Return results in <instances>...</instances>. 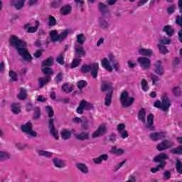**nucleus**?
<instances>
[{"instance_id": "obj_31", "label": "nucleus", "mask_w": 182, "mask_h": 182, "mask_svg": "<svg viewBox=\"0 0 182 182\" xmlns=\"http://www.w3.org/2000/svg\"><path fill=\"white\" fill-rule=\"evenodd\" d=\"M101 90L102 92H107L109 90L113 95V87H112V84L103 83L101 86Z\"/></svg>"}, {"instance_id": "obj_47", "label": "nucleus", "mask_w": 182, "mask_h": 182, "mask_svg": "<svg viewBox=\"0 0 182 182\" xmlns=\"http://www.w3.org/2000/svg\"><path fill=\"white\" fill-rule=\"evenodd\" d=\"M141 86L143 92H147L149 90V82L146 79H142L141 81Z\"/></svg>"}, {"instance_id": "obj_54", "label": "nucleus", "mask_w": 182, "mask_h": 182, "mask_svg": "<svg viewBox=\"0 0 182 182\" xmlns=\"http://www.w3.org/2000/svg\"><path fill=\"white\" fill-rule=\"evenodd\" d=\"M41 117V108L39 107H36L35 112H34V120H38Z\"/></svg>"}, {"instance_id": "obj_57", "label": "nucleus", "mask_w": 182, "mask_h": 182, "mask_svg": "<svg viewBox=\"0 0 182 182\" xmlns=\"http://www.w3.org/2000/svg\"><path fill=\"white\" fill-rule=\"evenodd\" d=\"M46 110L48 114V117H53V109L52 107L46 106Z\"/></svg>"}, {"instance_id": "obj_3", "label": "nucleus", "mask_w": 182, "mask_h": 182, "mask_svg": "<svg viewBox=\"0 0 182 182\" xmlns=\"http://www.w3.org/2000/svg\"><path fill=\"white\" fill-rule=\"evenodd\" d=\"M154 107L162 110V112H168V109L171 107V100L168 98V94L164 92L161 95V101L157 100L154 104Z\"/></svg>"}, {"instance_id": "obj_48", "label": "nucleus", "mask_w": 182, "mask_h": 182, "mask_svg": "<svg viewBox=\"0 0 182 182\" xmlns=\"http://www.w3.org/2000/svg\"><path fill=\"white\" fill-rule=\"evenodd\" d=\"M56 18L53 16H48V26H56Z\"/></svg>"}, {"instance_id": "obj_17", "label": "nucleus", "mask_w": 182, "mask_h": 182, "mask_svg": "<svg viewBox=\"0 0 182 182\" xmlns=\"http://www.w3.org/2000/svg\"><path fill=\"white\" fill-rule=\"evenodd\" d=\"M40 25L39 21H36V26L32 27L31 23H28L24 26V28L27 29L28 33H35V32H38Z\"/></svg>"}, {"instance_id": "obj_52", "label": "nucleus", "mask_w": 182, "mask_h": 182, "mask_svg": "<svg viewBox=\"0 0 182 182\" xmlns=\"http://www.w3.org/2000/svg\"><path fill=\"white\" fill-rule=\"evenodd\" d=\"M81 127L82 130H89V129H90V126L89 125V120L84 119L82 122Z\"/></svg>"}, {"instance_id": "obj_7", "label": "nucleus", "mask_w": 182, "mask_h": 182, "mask_svg": "<svg viewBox=\"0 0 182 182\" xmlns=\"http://www.w3.org/2000/svg\"><path fill=\"white\" fill-rule=\"evenodd\" d=\"M129 92L125 91L121 94L120 102L122 107H130L134 102V98H129Z\"/></svg>"}, {"instance_id": "obj_59", "label": "nucleus", "mask_w": 182, "mask_h": 182, "mask_svg": "<svg viewBox=\"0 0 182 182\" xmlns=\"http://www.w3.org/2000/svg\"><path fill=\"white\" fill-rule=\"evenodd\" d=\"M127 161L126 159L121 161L119 164H117L114 168V172L116 173V171H119L121 167H123V164H124Z\"/></svg>"}, {"instance_id": "obj_27", "label": "nucleus", "mask_w": 182, "mask_h": 182, "mask_svg": "<svg viewBox=\"0 0 182 182\" xmlns=\"http://www.w3.org/2000/svg\"><path fill=\"white\" fill-rule=\"evenodd\" d=\"M71 12H72V7L69 4L63 6L60 9V14L63 16H65V15H69Z\"/></svg>"}, {"instance_id": "obj_6", "label": "nucleus", "mask_w": 182, "mask_h": 182, "mask_svg": "<svg viewBox=\"0 0 182 182\" xmlns=\"http://www.w3.org/2000/svg\"><path fill=\"white\" fill-rule=\"evenodd\" d=\"M42 72L44 75H46V77H41L38 79L40 87H43L45 85L49 82V80H50V75H53V70L49 67H44L42 68Z\"/></svg>"}, {"instance_id": "obj_46", "label": "nucleus", "mask_w": 182, "mask_h": 182, "mask_svg": "<svg viewBox=\"0 0 182 182\" xmlns=\"http://www.w3.org/2000/svg\"><path fill=\"white\" fill-rule=\"evenodd\" d=\"M38 156H43V157H52L53 154L45 150H40L38 152Z\"/></svg>"}, {"instance_id": "obj_1", "label": "nucleus", "mask_w": 182, "mask_h": 182, "mask_svg": "<svg viewBox=\"0 0 182 182\" xmlns=\"http://www.w3.org/2000/svg\"><path fill=\"white\" fill-rule=\"evenodd\" d=\"M9 43L11 46L15 48L17 53H18L24 60H27V62L32 60V57L28 51V48H26V42L18 39L16 36H11L9 39Z\"/></svg>"}, {"instance_id": "obj_30", "label": "nucleus", "mask_w": 182, "mask_h": 182, "mask_svg": "<svg viewBox=\"0 0 182 182\" xmlns=\"http://www.w3.org/2000/svg\"><path fill=\"white\" fill-rule=\"evenodd\" d=\"M138 119H139L141 123H146V109H144V108L139 111Z\"/></svg>"}, {"instance_id": "obj_23", "label": "nucleus", "mask_w": 182, "mask_h": 182, "mask_svg": "<svg viewBox=\"0 0 182 182\" xmlns=\"http://www.w3.org/2000/svg\"><path fill=\"white\" fill-rule=\"evenodd\" d=\"M11 4L12 6H15L17 11L23 8L25 0H11Z\"/></svg>"}, {"instance_id": "obj_56", "label": "nucleus", "mask_w": 182, "mask_h": 182, "mask_svg": "<svg viewBox=\"0 0 182 182\" xmlns=\"http://www.w3.org/2000/svg\"><path fill=\"white\" fill-rule=\"evenodd\" d=\"M150 77H151V80H152V85H156V83H157V82H159V76H157L154 73H151Z\"/></svg>"}, {"instance_id": "obj_20", "label": "nucleus", "mask_w": 182, "mask_h": 182, "mask_svg": "<svg viewBox=\"0 0 182 182\" xmlns=\"http://www.w3.org/2000/svg\"><path fill=\"white\" fill-rule=\"evenodd\" d=\"M178 6L180 14H182V0L178 1ZM175 22L176 25H178V26H181V28H182V14L181 16H176Z\"/></svg>"}, {"instance_id": "obj_49", "label": "nucleus", "mask_w": 182, "mask_h": 182, "mask_svg": "<svg viewBox=\"0 0 182 182\" xmlns=\"http://www.w3.org/2000/svg\"><path fill=\"white\" fill-rule=\"evenodd\" d=\"M100 28H101V29H107L109 28V23H107L105 19H100Z\"/></svg>"}, {"instance_id": "obj_25", "label": "nucleus", "mask_w": 182, "mask_h": 182, "mask_svg": "<svg viewBox=\"0 0 182 182\" xmlns=\"http://www.w3.org/2000/svg\"><path fill=\"white\" fill-rule=\"evenodd\" d=\"M19 100H26L28 99V91L25 88H20L19 94L17 95Z\"/></svg>"}, {"instance_id": "obj_41", "label": "nucleus", "mask_w": 182, "mask_h": 182, "mask_svg": "<svg viewBox=\"0 0 182 182\" xmlns=\"http://www.w3.org/2000/svg\"><path fill=\"white\" fill-rule=\"evenodd\" d=\"M113 95V94H112V92H109L108 93H107L106 96H105V106H110V105H112V96Z\"/></svg>"}, {"instance_id": "obj_36", "label": "nucleus", "mask_w": 182, "mask_h": 182, "mask_svg": "<svg viewBox=\"0 0 182 182\" xmlns=\"http://www.w3.org/2000/svg\"><path fill=\"white\" fill-rule=\"evenodd\" d=\"M9 159H11V156L8 152L0 151V161H6Z\"/></svg>"}, {"instance_id": "obj_10", "label": "nucleus", "mask_w": 182, "mask_h": 182, "mask_svg": "<svg viewBox=\"0 0 182 182\" xmlns=\"http://www.w3.org/2000/svg\"><path fill=\"white\" fill-rule=\"evenodd\" d=\"M136 62L139 64L144 70H148L150 69V66L151 65V60L147 57H139L137 58Z\"/></svg>"}, {"instance_id": "obj_51", "label": "nucleus", "mask_w": 182, "mask_h": 182, "mask_svg": "<svg viewBox=\"0 0 182 182\" xmlns=\"http://www.w3.org/2000/svg\"><path fill=\"white\" fill-rule=\"evenodd\" d=\"M176 169L177 173L182 174V163L179 160H177L176 162Z\"/></svg>"}, {"instance_id": "obj_45", "label": "nucleus", "mask_w": 182, "mask_h": 182, "mask_svg": "<svg viewBox=\"0 0 182 182\" xmlns=\"http://www.w3.org/2000/svg\"><path fill=\"white\" fill-rule=\"evenodd\" d=\"M86 41V37L85 36V34H79L77 36V43L78 45L82 46Z\"/></svg>"}, {"instance_id": "obj_19", "label": "nucleus", "mask_w": 182, "mask_h": 182, "mask_svg": "<svg viewBox=\"0 0 182 182\" xmlns=\"http://www.w3.org/2000/svg\"><path fill=\"white\" fill-rule=\"evenodd\" d=\"M155 70L154 72L156 75H159V76H163L164 74V68H163V66L161 65V60H156L154 64Z\"/></svg>"}, {"instance_id": "obj_64", "label": "nucleus", "mask_w": 182, "mask_h": 182, "mask_svg": "<svg viewBox=\"0 0 182 182\" xmlns=\"http://www.w3.org/2000/svg\"><path fill=\"white\" fill-rule=\"evenodd\" d=\"M171 173L168 171H165L164 173V178L165 180H168V178H171Z\"/></svg>"}, {"instance_id": "obj_21", "label": "nucleus", "mask_w": 182, "mask_h": 182, "mask_svg": "<svg viewBox=\"0 0 182 182\" xmlns=\"http://www.w3.org/2000/svg\"><path fill=\"white\" fill-rule=\"evenodd\" d=\"M75 167L80 171V173H82V174H89V168L85 164L77 163Z\"/></svg>"}, {"instance_id": "obj_4", "label": "nucleus", "mask_w": 182, "mask_h": 182, "mask_svg": "<svg viewBox=\"0 0 182 182\" xmlns=\"http://www.w3.org/2000/svg\"><path fill=\"white\" fill-rule=\"evenodd\" d=\"M170 157L166 153H161L159 155H157L154 159L153 161L154 163H161L156 168H151V173H157V171H160V170H163L166 166V162L164 160H168Z\"/></svg>"}, {"instance_id": "obj_62", "label": "nucleus", "mask_w": 182, "mask_h": 182, "mask_svg": "<svg viewBox=\"0 0 182 182\" xmlns=\"http://www.w3.org/2000/svg\"><path fill=\"white\" fill-rule=\"evenodd\" d=\"M56 60L60 65H65V60H63V56L62 55H58Z\"/></svg>"}, {"instance_id": "obj_33", "label": "nucleus", "mask_w": 182, "mask_h": 182, "mask_svg": "<svg viewBox=\"0 0 182 182\" xmlns=\"http://www.w3.org/2000/svg\"><path fill=\"white\" fill-rule=\"evenodd\" d=\"M72 136V132L68 129H64L61 132V137L63 140H69Z\"/></svg>"}, {"instance_id": "obj_63", "label": "nucleus", "mask_w": 182, "mask_h": 182, "mask_svg": "<svg viewBox=\"0 0 182 182\" xmlns=\"http://www.w3.org/2000/svg\"><path fill=\"white\" fill-rule=\"evenodd\" d=\"M119 134L121 136L122 139H127V137H129V132H127V130L119 132Z\"/></svg>"}, {"instance_id": "obj_16", "label": "nucleus", "mask_w": 182, "mask_h": 182, "mask_svg": "<svg viewBox=\"0 0 182 182\" xmlns=\"http://www.w3.org/2000/svg\"><path fill=\"white\" fill-rule=\"evenodd\" d=\"M52 161L54 166L57 168H65L66 167V161L59 157L53 158Z\"/></svg>"}, {"instance_id": "obj_8", "label": "nucleus", "mask_w": 182, "mask_h": 182, "mask_svg": "<svg viewBox=\"0 0 182 182\" xmlns=\"http://www.w3.org/2000/svg\"><path fill=\"white\" fill-rule=\"evenodd\" d=\"M33 124L31 122H28L26 124L21 126V130L23 133H26L31 137H37L38 133L33 129Z\"/></svg>"}, {"instance_id": "obj_2", "label": "nucleus", "mask_w": 182, "mask_h": 182, "mask_svg": "<svg viewBox=\"0 0 182 182\" xmlns=\"http://www.w3.org/2000/svg\"><path fill=\"white\" fill-rule=\"evenodd\" d=\"M101 65L108 72H113V69H114L115 72H120V63L113 54L108 55V58H103L101 61Z\"/></svg>"}, {"instance_id": "obj_39", "label": "nucleus", "mask_w": 182, "mask_h": 182, "mask_svg": "<svg viewBox=\"0 0 182 182\" xmlns=\"http://www.w3.org/2000/svg\"><path fill=\"white\" fill-rule=\"evenodd\" d=\"M80 104L82 105L84 110H92L93 109V105L86 102L85 100H82Z\"/></svg>"}, {"instance_id": "obj_58", "label": "nucleus", "mask_w": 182, "mask_h": 182, "mask_svg": "<svg viewBox=\"0 0 182 182\" xmlns=\"http://www.w3.org/2000/svg\"><path fill=\"white\" fill-rule=\"evenodd\" d=\"M9 75L11 77V80L13 82H16L18 80L16 78V73H15L14 70H10Z\"/></svg>"}, {"instance_id": "obj_37", "label": "nucleus", "mask_w": 182, "mask_h": 182, "mask_svg": "<svg viewBox=\"0 0 182 182\" xmlns=\"http://www.w3.org/2000/svg\"><path fill=\"white\" fill-rule=\"evenodd\" d=\"M80 62H82V58L79 57H75V58L73 60L70 65V68L72 69H75V68H77V66L80 65Z\"/></svg>"}, {"instance_id": "obj_61", "label": "nucleus", "mask_w": 182, "mask_h": 182, "mask_svg": "<svg viewBox=\"0 0 182 182\" xmlns=\"http://www.w3.org/2000/svg\"><path fill=\"white\" fill-rule=\"evenodd\" d=\"M124 129H126V125H124V124H119L117 126V132L118 133H122L123 132V130H124Z\"/></svg>"}, {"instance_id": "obj_12", "label": "nucleus", "mask_w": 182, "mask_h": 182, "mask_svg": "<svg viewBox=\"0 0 182 182\" xmlns=\"http://www.w3.org/2000/svg\"><path fill=\"white\" fill-rule=\"evenodd\" d=\"M107 130V128L106 127V125H100L97 130L92 134V138L96 139V137H100V136H104V134H106Z\"/></svg>"}, {"instance_id": "obj_15", "label": "nucleus", "mask_w": 182, "mask_h": 182, "mask_svg": "<svg viewBox=\"0 0 182 182\" xmlns=\"http://www.w3.org/2000/svg\"><path fill=\"white\" fill-rule=\"evenodd\" d=\"M75 53L76 58H82L86 56V51L83 46L75 44L74 46Z\"/></svg>"}, {"instance_id": "obj_9", "label": "nucleus", "mask_w": 182, "mask_h": 182, "mask_svg": "<svg viewBox=\"0 0 182 182\" xmlns=\"http://www.w3.org/2000/svg\"><path fill=\"white\" fill-rule=\"evenodd\" d=\"M175 146L176 144L174 141L168 139H164L157 144L156 150H158V151H164V150H168Z\"/></svg>"}, {"instance_id": "obj_32", "label": "nucleus", "mask_w": 182, "mask_h": 182, "mask_svg": "<svg viewBox=\"0 0 182 182\" xmlns=\"http://www.w3.org/2000/svg\"><path fill=\"white\" fill-rule=\"evenodd\" d=\"M163 31L166 32L168 36H173L174 33V30H173V28L170 25L165 26L163 28Z\"/></svg>"}, {"instance_id": "obj_13", "label": "nucleus", "mask_w": 182, "mask_h": 182, "mask_svg": "<svg viewBox=\"0 0 182 182\" xmlns=\"http://www.w3.org/2000/svg\"><path fill=\"white\" fill-rule=\"evenodd\" d=\"M167 137V134L166 132H152L149 135V138L152 141H159L162 139H166Z\"/></svg>"}, {"instance_id": "obj_35", "label": "nucleus", "mask_w": 182, "mask_h": 182, "mask_svg": "<svg viewBox=\"0 0 182 182\" xmlns=\"http://www.w3.org/2000/svg\"><path fill=\"white\" fill-rule=\"evenodd\" d=\"M171 43V40L164 36L159 39L158 45L166 46V45H170Z\"/></svg>"}, {"instance_id": "obj_26", "label": "nucleus", "mask_w": 182, "mask_h": 182, "mask_svg": "<svg viewBox=\"0 0 182 182\" xmlns=\"http://www.w3.org/2000/svg\"><path fill=\"white\" fill-rule=\"evenodd\" d=\"M69 33H70V30L67 29L63 31L62 33H60V34H58V36L57 38L58 42H63V41H65V39L68 38V35H69Z\"/></svg>"}, {"instance_id": "obj_29", "label": "nucleus", "mask_w": 182, "mask_h": 182, "mask_svg": "<svg viewBox=\"0 0 182 182\" xmlns=\"http://www.w3.org/2000/svg\"><path fill=\"white\" fill-rule=\"evenodd\" d=\"M11 112L14 114H19L21 113V103H15L11 105Z\"/></svg>"}, {"instance_id": "obj_60", "label": "nucleus", "mask_w": 182, "mask_h": 182, "mask_svg": "<svg viewBox=\"0 0 182 182\" xmlns=\"http://www.w3.org/2000/svg\"><path fill=\"white\" fill-rule=\"evenodd\" d=\"M180 62H181V60L178 57H176L173 60V68H177L178 65H180Z\"/></svg>"}, {"instance_id": "obj_18", "label": "nucleus", "mask_w": 182, "mask_h": 182, "mask_svg": "<svg viewBox=\"0 0 182 182\" xmlns=\"http://www.w3.org/2000/svg\"><path fill=\"white\" fill-rule=\"evenodd\" d=\"M75 136L77 140H79L80 141H85L90 139V132L83 131L80 132L79 134H75Z\"/></svg>"}, {"instance_id": "obj_44", "label": "nucleus", "mask_w": 182, "mask_h": 182, "mask_svg": "<svg viewBox=\"0 0 182 182\" xmlns=\"http://www.w3.org/2000/svg\"><path fill=\"white\" fill-rule=\"evenodd\" d=\"M53 65V58L49 57L46 60H43L42 62V66H47L49 68V66H52Z\"/></svg>"}, {"instance_id": "obj_5", "label": "nucleus", "mask_w": 182, "mask_h": 182, "mask_svg": "<svg viewBox=\"0 0 182 182\" xmlns=\"http://www.w3.org/2000/svg\"><path fill=\"white\" fill-rule=\"evenodd\" d=\"M81 72L85 74L91 72V76H92L93 79H96V77H97V73L99 72V63H93L90 65H82Z\"/></svg>"}, {"instance_id": "obj_53", "label": "nucleus", "mask_w": 182, "mask_h": 182, "mask_svg": "<svg viewBox=\"0 0 182 182\" xmlns=\"http://www.w3.org/2000/svg\"><path fill=\"white\" fill-rule=\"evenodd\" d=\"M62 5V0H53L51 2L52 8H59Z\"/></svg>"}, {"instance_id": "obj_43", "label": "nucleus", "mask_w": 182, "mask_h": 182, "mask_svg": "<svg viewBox=\"0 0 182 182\" xmlns=\"http://www.w3.org/2000/svg\"><path fill=\"white\" fill-rule=\"evenodd\" d=\"M157 47L159 49V53H161L162 55H166V53H169V50L167 49V46H163L161 44H158Z\"/></svg>"}, {"instance_id": "obj_14", "label": "nucleus", "mask_w": 182, "mask_h": 182, "mask_svg": "<svg viewBox=\"0 0 182 182\" xmlns=\"http://www.w3.org/2000/svg\"><path fill=\"white\" fill-rule=\"evenodd\" d=\"M55 119L50 118L48 121V128L50 129V134L53 136L55 140H59V136L58 135V130L55 128L54 124Z\"/></svg>"}, {"instance_id": "obj_24", "label": "nucleus", "mask_w": 182, "mask_h": 182, "mask_svg": "<svg viewBox=\"0 0 182 182\" xmlns=\"http://www.w3.org/2000/svg\"><path fill=\"white\" fill-rule=\"evenodd\" d=\"M109 153H112V154H115V156H123L124 154L125 151L123 149H117V146H113L111 148V150L109 151Z\"/></svg>"}, {"instance_id": "obj_42", "label": "nucleus", "mask_w": 182, "mask_h": 182, "mask_svg": "<svg viewBox=\"0 0 182 182\" xmlns=\"http://www.w3.org/2000/svg\"><path fill=\"white\" fill-rule=\"evenodd\" d=\"M172 93L173 96H176V97H180V96H182V92L180 87H174L172 88Z\"/></svg>"}, {"instance_id": "obj_40", "label": "nucleus", "mask_w": 182, "mask_h": 182, "mask_svg": "<svg viewBox=\"0 0 182 182\" xmlns=\"http://www.w3.org/2000/svg\"><path fill=\"white\" fill-rule=\"evenodd\" d=\"M50 36L51 42H58V31L56 30H52L50 31Z\"/></svg>"}, {"instance_id": "obj_11", "label": "nucleus", "mask_w": 182, "mask_h": 182, "mask_svg": "<svg viewBox=\"0 0 182 182\" xmlns=\"http://www.w3.org/2000/svg\"><path fill=\"white\" fill-rule=\"evenodd\" d=\"M146 129H148L149 132H154L156 127H154V115L150 114L146 117Z\"/></svg>"}, {"instance_id": "obj_55", "label": "nucleus", "mask_w": 182, "mask_h": 182, "mask_svg": "<svg viewBox=\"0 0 182 182\" xmlns=\"http://www.w3.org/2000/svg\"><path fill=\"white\" fill-rule=\"evenodd\" d=\"M77 86L80 90L83 89V87L87 86V82H86V80H80L77 82Z\"/></svg>"}, {"instance_id": "obj_50", "label": "nucleus", "mask_w": 182, "mask_h": 182, "mask_svg": "<svg viewBox=\"0 0 182 182\" xmlns=\"http://www.w3.org/2000/svg\"><path fill=\"white\" fill-rule=\"evenodd\" d=\"M62 90L65 92V93H70L71 92H73V87H69L68 85H63L61 87Z\"/></svg>"}, {"instance_id": "obj_34", "label": "nucleus", "mask_w": 182, "mask_h": 182, "mask_svg": "<svg viewBox=\"0 0 182 182\" xmlns=\"http://www.w3.org/2000/svg\"><path fill=\"white\" fill-rule=\"evenodd\" d=\"M98 9L103 14H107V12H109V6H107V5H106L103 3H100L98 4Z\"/></svg>"}, {"instance_id": "obj_28", "label": "nucleus", "mask_w": 182, "mask_h": 182, "mask_svg": "<svg viewBox=\"0 0 182 182\" xmlns=\"http://www.w3.org/2000/svg\"><path fill=\"white\" fill-rule=\"evenodd\" d=\"M139 53L141 56H148L150 57L153 55V50L151 49H146V48H141L139 50Z\"/></svg>"}, {"instance_id": "obj_22", "label": "nucleus", "mask_w": 182, "mask_h": 182, "mask_svg": "<svg viewBox=\"0 0 182 182\" xmlns=\"http://www.w3.org/2000/svg\"><path fill=\"white\" fill-rule=\"evenodd\" d=\"M107 160H109V155L106 154L100 155L98 158L92 159L94 164H102V161H107Z\"/></svg>"}, {"instance_id": "obj_38", "label": "nucleus", "mask_w": 182, "mask_h": 182, "mask_svg": "<svg viewBox=\"0 0 182 182\" xmlns=\"http://www.w3.org/2000/svg\"><path fill=\"white\" fill-rule=\"evenodd\" d=\"M171 154H182V145H179L176 148L169 150Z\"/></svg>"}]
</instances>
